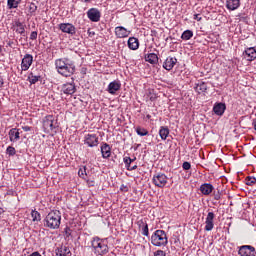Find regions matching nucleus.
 <instances>
[{
    "mask_svg": "<svg viewBox=\"0 0 256 256\" xmlns=\"http://www.w3.org/2000/svg\"><path fill=\"white\" fill-rule=\"evenodd\" d=\"M55 67L62 77H71L75 73V64L68 58L56 59Z\"/></svg>",
    "mask_w": 256,
    "mask_h": 256,
    "instance_id": "nucleus-1",
    "label": "nucleus"
},
{
    "mask_svg": "<svg viewBox=\"0 0 256 256\" xmlns=\"http://www.w3.org/2000/svg\"><path fill=\"white\" fill-rule=\"evenodd\" d=\"M44 227L48 229H59L61 227V212L59 210L50 211L43 220Z\"/></svg>",
    "mask_w": 256,
    "mask_h": 256,
    "instance_id": "nucleus-2",
    "label": "nucleus"
},
{
    "mask_svg": "<svg viewBox=\"0 0 256 256\" xmlns=\"http://www.w3.org/2000/svg\"><path fill=\"white\" fill-rule=\"evenodd\" d=\"M91 247L96 255H107L109 253V246L105 241L99 237H94L91 240Z\"/></svg>",
    "mask_w": 256,
    "mask_h": 256,
    "instance_id": "nucleus-3",
    "label": "nucleus"
},
{
    "mask_svg": "<svg viewBox=\"0 0 256 256\" xmlns=\"http://www.w3.org/2000/svg\"><path fill=\"white\" fill-rule=\"evenodd\" d=\"M151 243L154 247H165L169 243L167 233L164 230H156L151 236Z\"/></svg>",
    "mask_w": 256,
    "mask_h": 256,
    "instance_id": "nucleus-4",
    "label": "nucleus"
},
{
    "mask_svg": "<svg viewBox=\"0 0 256 256\" xmlns=\"http://www.w3.org/2000/svg\"><path fill=\"white\" fill-rule=\"evenodd\" d=\"M152 181L156 187L163 189V187H165V185H167L169 178L167 177V175H165L163 173H157L153 176Z\"/></svg>",
    "mask_w": 256,
    "mask_h": 256,
    "instance_id": "nucleus-5",
    "label": "nucleus"
},
{
    "mask_svg": "<svg viewBox=\"0 0 256 256\" xmlns=\"http://www.w3.org/2000/svg\"><path fill=\"white\" fill-rule=\"evenodd\" d=\"M43 128L47 133L54 131L57 128V124H55V117L53 115H48L44 118Z\"/></svg>",
    "mask_w": 256,
    "mask_h": 256,
    "instance_id": "nucleus-6",
    "label": "nucleus"
},
{
    "mask_svg": "<svg viewBox=\"0 0 256 256\" xmlns=\"http://www.w3.org/2000/svg\"><path fill=\"white\" fill-rule=\"evenodd\" d=\"M84 145H87V147H97L99 145V137L97 134H86L84 136Z\"/></svg>",
    "mask_w": 256,
    "mask_h": 256,
    "instance_id": "nucleus-7",
    "label": "nucleus"
},
{
    "mask_svg": "<svg viewBox=\"0 0 256 256\" xmlns=\"http://www.w3.org/2000/svg\"><path fill=\"white\" fill-rule=\"evenodd\" d=\"M58 28L62 33H66L67 35H75L77 33V28L71 23H60Z\"/></svg>",
    "mask_w": 256,
    "mask_h": 256,
    "instance_id": "nucleus-8",
    "label": "nucleus"
},
{
    "mask_svg": "<svg viewBox=\"0 0 256 256\" xmlns=\"http://www.w3.org/2000/svg\"><path fill=\"white\" fill-rule=\"evenodd\" d=\"M87 17L92 23H99L101 21V11L97 8H90L87 11Z\"/></svg>",
    "mask_w": 256,
    "mask_h": 256,
    "instance_id": "nucleus-9",
    "label": "nucleus"
},
{
    "mask_svg": "<svg viewBox=\"0 0 256 256\" xmlns=\"http://www.w3.org/2000/svg\"><path fill=\"white\" fill-rule=\"evenodd\" d=\"M31 65H33V55L25 54L21 61V71H29Z\"/></svg>",
    "mask_w": 256,
    "mask_h": 256,
    "instance_id": "nucleus-10",
    "label": "nucleus"
},
{
    "mask_svg": "<svg viewBox=\"0 0 256 256\" xmlns=\"http://www.w3.org/2000/svg\"><path fill=\"white\" fill-rule=\"evenodd\" d=\"M226 110L227 105L224 102H216L213 105V113L216 114L217 117H223Z\"/></svg>",
    "mask_w": 256,
    "mask_h": 256,
    "instance_id": "nucleus-11",
    "label": "nucleus"
},
{
    "mask_svg": "<svg viewBox=\"0 0 256 256\" xmlns=\"http://www.w3.org/2000/svg\"><path fill=\"white\" fill-rule=\"evenodd\" d=\"M238 255H241V256H255L256 255L255 247L249 246V245L241 246L239 251H238Z\"/></svg>",
    "mask_w": 256,
    "mask_h": 256,
    "instance_id": "nucleus-12",
    "label": "nucleus"
},
{
    "mask_svg": "<svg viewBox=\"0 0 256 256\" xmlns=\"http://www.w3.org/2000/svg\"><path fill=\"white\" fill-rule=\"evenodd\" d=\"M115 35L117 39H125L129 35H131V31L127 30V28L123 26H117L115 28Z\"/></svg>",
    "mask_w": 256,
    "mask_h": 256,
    "instance_id": "nucleus-13",
    "label": "nucleus"
},
{
    "mask_svg": "<svg viewBox=\"0 0 256 256\" xmlns=\"http://www.w3.org/2000/svg\"><path fill=\"white\" fill-rule=\"evenodd\" d=\"M215 219V213L209 212L206 217L205 221V231H213V227H215V224L213 223Z\"/></svg>",
    "mask_w": 256,
    "mask_h": 256,
    "instance_id": "nucleus-14",
    "label": "nucleus"
},
{
    "mask_svg": "<svg viewBox=\"0 0 256 256\" xmlns=\"http://www.w3.org/2000/svg\"><path fill=\"white\" fill-rule=\"evenodd\" d=\"M119 89H121V81L120 80H114V81L110 82L107 87V91H108V93H110V95H115V92L119 91Z\"/></svg>",
    "mask_w": 256,
    "mask_h": 256,
    "instance_id": "nucleus-15",
    "label": "nucleus"
},
{
    "mask_svg": "<svg viewBox=\"0 0 256 256\" xmlns=\"http://www.w3.org/2000/svg\"><path fill=\"white\" fill-rule=\"evenodd\" d=\"M177 65V58L175 57H168L163 63V69H166V71H171Z\"/></svg>",
    "mask_w": 256,
    "mask_h": 256,
    "instance_id": "nucleus-16",
    "label": "nucleus"
},
{
    "mask_svg": "<svg viewBox=\"0 0 256 256\" xmlns=\"http://www.w3.org/2000/svg\"><path fill=\"white\" fill-rule=\"evenodd\" d=\"M241 7V0H226V9L228 11H237Z\"/></svg>",
    "mask_w": 256,
    "mask_h": 256,
    "instance_id": "nucleus-17",
    "label": "nucleus"
},
{
    "mask_svg": "<svg viewBox=\"0 0 256 256\" xmlns=\"http://www.w3.org/2000/svg\"><path fill=\"white\" fill-rule=\"evenodd\" d=\"M12 29H14V31L19 35H25V25L19 20L14 21Z\"/></svg>",
    "mask_w": 256,
    "mask_h": 256,
    "instance_id": "nucleus-18",
    "label": "nucleus"
},
{
    "mask_svg": "<svg viewBox=\"0 0 256 256\" xmlns=\"http://www.w3.org/2000/svg\"><path fill=\"white\" fill-rule=\"evenodd\" d=\"M8 135H9V139L12 143H17V141H19V139H21L19 129H17V128H12L9 131Z\"/></svg>",
    "mask_w": 256,
    "mask_h": 256,
    "instance_id": "nucleus-19",
    "label": "nucleus"
},
{
    "mask_svg": "<svg viewBox=\"0 0 256 256\" xmlns=\"http://www.w3.org/2000/svg\"><path fill=\"white\" fill-rule=\"evenodd\" d=\"M244 57L247 61H255L256 50L253 47L247 48L244 52Z\"/></svg>",
    "mask_w": 256,
    "mask_h": 256,
    "instance_id": "nucleus-20",
    "label": "nucleus"
},
{
    "mask_svg": "<svg viewBox=\"0 0 256 256\" xmlns=\"http://www.w3.org/2000/svg\"><path fill=\"white\" fill-rule=\"evenodd\" d=\"M55 254L57 256H68L71 255V250H69V247L61 245L55 249Z\"/></svg>",
    "mask_w": 256,
    "mask_h": 256,
    "instance_id": "nucleus-21",
    "label": "nucleus"
},
{
    "mask_svg": "<svg viewBox=\"0 0 256 256\" xmlns=\"http://www.w3.org/2000/svg\"><path fill=\"white\" fill-rule=\"evenodd\" d=\"M100 149L103 159H109L111 157V146L109 144L103 143Z\"/></svg>",
    "mask_w": 256,
    "mask_h": 256,
    "instance_id": "nucleus-22",
    "label": "nucleus"
},
{
    "mask_svg": "<svg viewBox=\"0 0 256 256\" xmlns=\"http://www.w3.org/2000/svg\"><path fill=\"white\" fill-rule=\"evenodd\" d=\"M213 189L215 188L212 184L209 183H204L200 186V191L202 195H211V193H213Z\"/></svg>",
    "mask_w": 256,
    "mask_h": 256,
    "instance_id": "nucleus-23",
    "label": "nucleus"
},
{
    "mask_svg": "<svg viewBox=\"0 0 256 256\" xmlns=\"http://www.w3.org/2000/svg\"><path fill=\"white\" fill-rule=\"evenodd\" d=\"M194 90L196 93H198V95H205L207 92V84L205 82H199L194 87Z\"/></svg>",
    "mask_w": 256,
    "mask_h": 256,
    "instance_id": "nucleus-24",
    "label": "nucleus"
},
{
    "mask_svg": "<svg viewBox=\"0 0 256 256\" xmlns=\"http://www.w3.org/2000/svg\"><path fill=\"white\" fill-rule=\"evenodd\" d=\"M145 61L151 65H157L159 63V56L155 53H150L145 56Z\"/></svg>",
    "mask_w": 256,
    "mask_h": 256,
    "instance_id": "nucleus-25",
    "label": "nucleus"
},
{
    "mask_svg": "<svg viewBox=\"0 0 256 256\" xmlns=\"http://www.w3.org/2000/svg\"><path fill=\"white\" fill-rule=\"evenodd\" d=\"M128 47L132 51H137V49H139V39H137L135 37H130L128 39Z\"/></svg>",
    "mask_w": 256,
    "mask_h": 256,
    "instance_id": "nucleus-26",
    "label": "nucleus"
},
{
    "mask_svg": "<svg viewBox=\"0 0 256 256\" xmlns=\"http://www.w3.org/2000/svg\"><path fill=\"white\" fill-rule=\"evenodd\" d=\"M75 89V85L71 83L64 84L62 87L64 95H73V93H75Z\"/></svg>",
    "mask_w": 256,
    "mask_h": 256,
    "instance_id": "nucleus-27",
    "label": "nucleus"
},
{
    "mask_svg": "<svg viewBox=\"0 0 256 256\" xmlns=\"http://www.w3.org/2000/svg\"><path fill=\"white\" fill-rule=\"evenodd\" d=\"M139 228L142 229V235L149 237V225L143 220L138 221Z\"/></svg>",
    "mask_w": 256,
    "mask_h": 256,
    "instance_id": "nucleus-28",
    "label": "nucleus"
},
{
    "mask_svg": "<svg viewBox=\"0 0 256 256\" xmlns=\"http://www.w3.org/2000/svg\"><path fill=\"white\" fill-rule=\"evenodd\" d=\"M169 127L161 126L159 129V136L161 137L162 141H166L167 137H169Z\"/></svg>",
    "mask_w": 256,
    "mask_h": 256,
    "instance_id": "nucleus-29",
    "label": "nucleus"
},
{
    "mask_svg": "<svg viewBox=\"0 0 256 256\" xmlns=\"http://www.w3.org/2000/svg\"><path fill=\"white\" fill-rule=\"evenodd\" d=\"M28 81L31 85H35V83H37L38 81H41V76L35 75L33 74V72H31L28 76Z\"/></svg>",
    "mask_w": 256,
    "mask_h": 256,
    "instance_id": "nucleus-30",
    "label": "nucleus"
},
{
    "mask_svg": "<svg viewBox=\"0 0 256 256\" xmlns=\"http://www.w3.org/2000/svg\"><path fill=\"white\" fill-rule=\"evenodd\" d=\"M21 3V0H7L8 9H17Z\"/></svg>",
    "mask_w": 256,
    "mask_h": 256,
    "instance_id": "nucleus-31",
    "label": "nucleus"
},
{
    "mask_svg": "<svg viewBox=\"0 0 256 256\" xmlns=\"http://www.w3.org/2000/svg\"><path fill=\"white\" fill-rule=\"evenodd\" d=\"M135 131L140 137H145L149 135V131L145 128H141V126L136 127Z\"/></svg>",
    "mask_w": 256,
    "mask_h": 256,
    "instance_id": "nucleus-32",
    "label": "nucleus"
},
{
    "mask_svg": "<svg viewBox=\"0 0 256 256\" xmlns=\"http://www.w3.org/2000/svg\"><path fill=\"white\" fill-rule=\"evenodd\" d=\"M192 37H193V32L191 30H185L181 35V39L183 41H189V39H191Z\"/></svg>",
    "mask_w": 256,
    "mask_h": 256,
    "instance_id": "nucleus-33",
    "label": "nucleus"
},
{
    "mask_svg": "<svg viewBox=\"0 0 256 256\" xmlns=\"http://www.w3.org/2000/svg\"><path fill=\"white\" fill-rule=\"evenodd\" d=\"M31 217L34 223L37 221H41V213H39L37 210H32Z\"/></svg>",
    "mask_w": 256,
    "mask_h": 256,
    "instance_id": "nucleus-34",
    "label": "nucleus"
},
{
    "mask_svg": "<svg viewBox=\"0 0 256 256\" xmlns=\"http://www.w3.org/2000/svg\"><path fill=\"white\" fill-rule=\"evenodd\" d=\"M78 175L82 179H85V177H87V166H83L82 168H80L78 171Z\"/></svg>",
    "mask_w": 256,
    "mask_h": 256,
    "instance_id": "nucleus-35",
    "label": "nucleus"
},
{
    "mask_svg": "<svg viewBox=\"0 0 256 256\" xmlns=\"http://www.w3.org/2000/svg\"><path fill=\"white\" fill-rule=\"evenodd\" d=\"M123 162L125 164V167H126L127 171H129V169H131V157L125 156L123 158Z\"/></svg>",
    "mask_w": 256,
    "mask_h": 256,
    "instance_id": "nucleus-36",
    "label": "nucleus"
},
{
    "mask_svg": "<svg viewBox=\"0 0 256 256\" xmlns=\"http://www.w3.org/2000/svg\"><path fill=\"white\" fill-rule=\"evenodd\" d=\"M256 183V178L253 176L246 177V185L253 186Z\"/></svg>",
    "mask_w": 256,
    "mask_h": 256,
    "instance_id": "nucleus-37",
    "label": "nucleus"
},
{
    "mask_svg": "<svg viewBox=\"0 0 256 256\" xmlns=\"http://www.w3.org/2000/svg\"><path fill=\"white\" fill-rule=\"evenodd\" d=\"M6 153L8 155H10L11 157H13V155H15V153H17V151L15 150V147L8 146L6 149Z\"/></svg>",
    "mask_w": 256,
    "mask_h": 256,
    "instance_id": "nucleus-38",
    "label": "nucleus"
},
{
    "mask_svg": "<svg viewBox=\"0 0 256 256\" xmlns=\"http://www.w3.org/2000/svg\"><path fill=\"white\" fill-rule=\"evenodd\" d=\"M37 11V5L35 3H31L30 6H29V13L31 15H33V13H35Z\"/></svg>",
    "mask_w": 256,
    "mask_h": 256,
    "instance_id": "nucleus-39",
    "label": "nucleus"
},
{
    "mask_svg": "<svg viewBox=\"0 0 256 256\" xmlns=\"http://www.w3.org/2000/svg\"><path fill=\"white\" fill-rule=\"evenodd\" d=\"M182 169H184V171H189V169H191V163L189 162H184L182 164Z\"/></svg>",
    "mask_w": 256,
    "mask_h": 256,
    "instance_id": "nucleus-40",
    "label": "nucleus"
},
{
    "mask_svg": "<svg viewBox=\"0 0 256 256\" xmlns=\"http://www.w3.org/2000/svg\"><path fill=\"white\" fill-rule=\"evenodd\" d=\"M65 237L69 238L71 237V228L69 226H66L64 229Z\"/></svg>",
    "mask_w": 256,
    "mask_h": 256,
    "instance_id": "nucleus-41",
    "label": "nucleus"
},
{
    "mask_svg": "<svg viewBox=\"0 0 256 256\" xmlns=\"http://www.w3.org/2000/svg\"><path fill=\"white\" fill-rule=\"evenodd\" d=\"M37 35H38L37 31L31 32L30 34L31 41H35V39H37Z\"/></svg>",
    "mask_w": 256,
    "mask_h": 256,
    "instance_id": "nucleus-42",
    "label": "nucleus"
},
{
    "mask_svg": "<svg viewBox=\"0 0 256 256\" xmlns=\"http://www.w3.org/2000/svg\"><path fill=\"white\" fill-rule=\"evenodd\" d=\"M120 191H123L124 193H127V191H129V186L122 184L120 186Z\"/></svg>",
    "mask_w": 256,
    "mask_h": 256,
    "instance_id": "nucleus-43",
    "label": "nucleus"
},
{
    "mask_svg": "<svg viewBox=\"0 0 256 256\" xmlns=\"http://www.w3.org/2000/svg\"><path fill=\"white\" fill-rule=\"evenodd\" d=\"M154 256H166V254L163 250H157L156 252H154Z\"/></svg>",
    "mask_w": 256,
    "mask_h": 256,
    "instance_id": "nucleus-44",
    "label": "nucleus"
},
{
    "mask_svg": "<svg viewBox=\"0 0 256 256\" xmlns=\"http://www.w3.org/2000/svg\"><path fill=\"white\" fill-rule=\"evenodd\" d=\"M214 199L215 201H219V199H221V193L219 191L214 192Z\"/></svg>",
    "mask_w": 256,
    "mask_h": 256,
    "instance_id": "nucleus-45",
    "label": "nucleus"
},
{
    "mask_svg": "<svg viewBox=\"0 0 256 256\" xmlns=\"http://www.w3.org/2000/svg\"><path fill=\"white\" fill-rule=\"evenodd\" d=\"M87 33L89 37H93L95 35V32L91 31V29H88Z\"/></svg>",
    "mask_w": 256,
    "mask_h": 256,
    "instance_id": "nucleus-46",
    "label": "nucleus"
},
{
    "mask_svg": "<svg viewBox=\"0 0 256 256\" xmlns=\"http://www.w3.org/2000/svg\"><path fill=\"white\" fill-rule=\"evenodd\" d=\"M22 129H23V131H25V132L31 131V127H30V126H23Z\"/></svg>",
    "mask_w": 256,
    "mask_h": 256,
    "instance_id": "nucleus-47",
    "label": "nucleus"
},
{
    "mask_svg": "<svg viewBox=\"0 0 256 256\" xmlns=\"http://www.w3.org/2000/svg\"><path fill=\"white\" fill-rule=\"evenodd\" d=\"M135 169H137V164L130 166V168H128V171H135Z\"/></svg>",
    "mask_w": 256,
    "mask_h": 256,
    "instance_id": "nucleus-48",
    "label": "nucleus"
},
{
    "mask_svg": "<svg viewBox=\"0 0 256 256\" xmlns=\"http://www.w3.org/2000/svg\"><path fill=\"white\" fill-rule=\"evenodd\" d=\"M194 19L196 21H201V17H199V14H194Z\"/></svg>",
    "mask_w": 256,
    "mask_h": 256,
    "instance_id": "nucleus-49",
    "label": "nucleus"
},
{
    "mask_svg": "<svg viewBox=\"0 0 256 256\" xmlns=\"http://www.w3.org/2000/svg\"><path fill=\"white\" fill-rule=\"evenodd\" d=\"M29 256H41V253L39 252H33L32 254H30Z\"/></svg>",
    "mask_w": 256,
    "mask_h": 256,
    "instance_id": "nucleus-50",
    "label": "nucleus"
},
{
    "mask_svg": "<svg viewBox=\"0 0 256 256\" xmlns=\"http://www.w3.org/2000/svg\"><path fill=\"white\" fill-rule=\"evenodd\" d=\"M7 46H8V47H13V41H9V42L7 43Z\"/></svg>",
    "mask_w": 256,
    "mask_h": 256,
    "instance_id": "nucleus-51",
    "label": "nucleus"
},
{
    "mask_svg": "<svg viewBox=\"0 0 256 256\" xmlns=\"http://www.w3.org/2000/svg\"><path fill=\"white\" fill-rule=\"evenodd\" d=\"M5 213V210L3 208H0V215H3Z\"/></svg>",
    "mask_w": 256,
    "mask_h": 256,
    "instance_id": "nucleus-52",
    "label": "nucleus"
},
{
    "mask_svg": "<svg viewBox=\"0 0 256 256\" xmlns=\"http://www.w3.org/2000/svg\"><path fill=\"white\" fill-rule=\"evenodd\" d=\"M137 158L134 157V158H130V163H133Z\"/></svg>",
    "mask_w": 256,
    "mask_h": 256,
    "instance_id": "nucleus-53",
    "label": "nucleus"
},
{
    "mask_svg": "<svg viewBox=\"0 0 256 256\" xmlns=\"http://www.w3.org/2000/svg\"><path fill=\"white\" fill-rule=\"evenodd\" d=\"M146 119H151V115L150 114L146 115Z\"/></svg>",
    "mask_w": 256,
    "mask_h": 256,
    "instance_id": "nucleus-54",
    "label": "nucleus"
},
{
    "mask_svg": "<svg viewBox=\"0 0 256 256\" xmlns=\"http://www.w3.org/2000/svg\"><path fill=\"white\" fill-rule=\"evenodd\" d=\"M3 51V47L0 45V53H2Z\"/></svg>",
    "mask_w": 256,
    "mask_h": 256,
    "instance_id": "nucleus-55",
    "label": "nucleus"
},
{
    "mask_svg": "<svg viewBox=\"0 0 256 256\" xmlns=\"http://www.w3.org/2000/svg\"><path fill=\"white\" fill-rule=\"evenodd\" d=\"M84 1V3H89V1H91V0H83Z\"/></svg>",
    "mask_w": 256,
    "mask_h": 256,
    "instance_id": "nucleus-56",
    "label": "nucleus"
},
{
    "mask_svg": "<svg viewBox=\"0 0 256 256\" xmlns=\"http://www.w3.org/2000/svg\"><path fill=\"white\" fill-rule=\"evenodd\" d=\"M151 99V101H154L155 100V98H150Z\"/></svg>",
    "mask_w": 256,
    "mask_h": 256,
    "instance_id": "nucleus-57",
    "label": "nucleus"
}]
</instances>
